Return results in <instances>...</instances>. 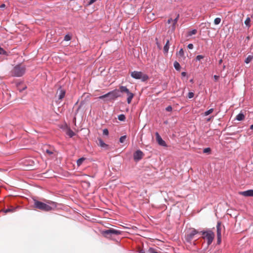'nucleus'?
<instances>
[{
  "label": "nucleus",
  "instance_id": "nucleus-5",
  "mask_svg": "<svg viewBox=\"0 0 253 253\" xmlns=\"http://www.w3.org/2000/svg\"><path fill=\"white\" fill-rule=\"evenodd\" d=\"M202 238L207 241L208 246L211 245L214 238V234L211 230L201 232Z\"/></svg>",
  "mask_w": 253,
  "mask_h": 253
},
{
  "label": "nucleus",
  "instance_id": "nucleus-12",
  "mask_svg": "<svg viewBox=\"0 0 253 253\" xmlns=\"http://www.w3.org/2000/svg\"><path fill=\"white\" fill-rule=\"evenodd\" d=\"M240 195L245 197H253V190H248L245 191L240 192Z\"/></svg>",
  "mask_w": 253,
  "mask_h": 253
},
{
  "label": "nucleus",
  "instance_id": "nucleus-37",
  "mask_svg": "<svg viewBox=\"0 0 253 253\" xmlns=\"http://www.w3.org/2000/svg\"><path fill=\"white\" fill-rule=\"evenodd\" d=\"M156 44H157V45L158 46V47L160 49H161V44L158 42V39L156 38Z\"/></svg>",
  "mask_w": 253,
  "mask_h": 253
},
{
  "label": "nucleus",
  "instance_id": "nucleus-21",
  "mask_svg": "<svg viewBox=\"0 0 253 253\" xmlns=\"http://www.w3.org/2000/svg\"><path fill=\"white\" fill-rule=\"evenodd\" d=\"M98 145L100 146L101 147H104L107 146V145L103 142V141L101 139H98Z\"/></svg>",
  "mask_w": 253,
  "mask_h": 253
},
{
  "label": "nucleus",
  "instance_id": "nucleus-44",
  "mask_svg": "<svg viewBox=\"0 0 253 253\" xmlns=\"http://www.w3.org/2000/svg\"><path fill=\"white\" fill-rule=\"evenodd\" d=\"M171 22H172V19L171 18H170L168 20V23L170 24Z\"/></svg>",
  "mask_w": 253,
  "mask_h": 253
},
{
  "label": "nucleus",
  "instance_id": "nucleus-32",
  "mask_svg": "<svg viewBox=\"0 0 253 253\" xmlns=\"http://www.w3.org/2000/svg\"><path fill=\"white\" fill-rule=\"evenodd\" d=\"M13 211H14V209H12V208H8L5 210H3V211L5 213H7L9 212H13Z\"/></svg>",
  "mask_w": 253,
  "mask_h": 253
},
{
  "label": "nucleus",
  "instance_id": "nucleus-17",
  "mask_svg": "<svg viewBox=\"0 0 253 253\" xmlns=\"http://www.w3.org/2000/svg\"><path fill=\"white\" fill-rule=\"evenodd\" d=\"M66 133L67 135L69 136L70 137H73L75 135V132L72 130L70 128H68L66 131Z\"/></svg>",
  "mask_w": 253,
  "mask_h": 253
},
{
  "label": "nucleus",
  "instance_id": "nucleus-36",
  "mask_svg": "<svg viewBox=\"0 0 253 253\" xmlns=\"http://www.w3.org/2000/svg\"><path fill=\"white\" fill-rule=\"evenodd\" d=\"M194 93L192 92H190L188 93V97L189 98H192L194 97Z\"/></svg>",
  "mask_w": 253,
  "mask_h": 253
},
{
  "label": "nucleus",
  "instance_id": "nucleus-45",
  "mask_svg": "<svg viewBox=\"0 0 253 253\" xmlns=\"http://www.w3.org/2000/svg\"><path fill=\"white\" fill-rule=\"evenodd\" d=\"M5 7V5L4 4H2L0 6V8H4Z\"/></svg>",
  "mask_w": 253,
  "mask_h": 253
},
{
  "label": "nucleus",
  "instance_id": "nucleus-20",
  "mask_svg": "<svg viewBox=\"0 0 253 253\" xmlns=\"http://www.w3.org/2000/svg\"><path fill=\"white\" fill-rule=\"evenodd\" d=\"M30 162L31 163V164H30L29 165V164H26V162H24V163L25 165V169L29 170V169H31L32 168V166H33L32 164L34 163V162L33 161H30Z\"/></svg>",
  "mask_w": 253,
  "mask_h": 253
},
{
  "label": "nucleus",
  "instance_id": "nucleus-46",
  "mask_svg": "<svg viewBox=\"0 0 253 253\" xmlns=\"http://www.w3.org/2000/svg\"><path fill=\"white\" fill-rule=\"evenodd\" d=\"M222 62V59H220L219 61V64H221V63Z\"/></svg>",
  "mask_w": 253,
  "mask_h": 253
},
{
  "label": "nucleus",
  "instance_id": "nucleus-6",
  "mask_svg": "<svg viewBox=\"0 0 253 253\" xmlns=\"http://www.w3.org/2000/svg\"><path fill=\"white\" fill-rule=\"evenodd\" d=\"M131 77L135 79L141 80L142 81H146L148 80L147 75L144 74L142 72L134 71L130 73Z\"/></svg>",
  "mask_w": 253,
  "mask_h": 253
},
{
  "label": "nucleus",
  "instance_id": "nucleus-41",
  "mask_svg": "<svg viewBox=\"0 0 253 253\" xmlns=\"http://www.w3.org/2000/svg\"><path fill=\"white\" fill-rule=\"evenodd\" d=\"M189 49H192L193 48V45L192 43H190L187 46Z\"/></svg>",
  "mask_w": 253,
  "mask_h": 253
},
{
  "label": "nucleus",
  "instance_id": "nucleus-2",
  "mask_svg": "<svg viewBox=\"0 0 253 253\" xmlns=\"http://www.w3.org/2000/svg\"><path fill=\"white\" fill-rule=\"evenodd\" d=\"M25 66L22 64H19L14 66L10 73L12 76L19 77L22 76L25 74Z\"/></svg>",
  "mask_w": 253,
  "mask_h": 253
},
{
  "label": "nucleus",
  "instance_id": "nucleus-14",
  "mask_svg": "<svg viewBox=\"0 0 253 253\" xmlns=\"http://www.w3.org/2000/svg\"><path fill=\"white\" fill-rule=\"evenodd\" d=\"M176 55L179 59L184 60L185 56H184V51L182 48L180 49V50L176 53Z\"/></svg>",
  "mask_w": 253,
  "mask_h": 253
},
{
  "label": "nucleus",
  "instance_id": "nucleus-40",
  "mask_svg": "<svg viewBox=\"0 0 253 253\" xmlns=\"http://www.w3.org/2000/svg\"><path fill=\"white\" fill-rule=\"evenodd\" d=\"M97 0H90V1L88 3V5H91L95 2Z\"/></svg>",
  "mask_w": 253,
  "mask_h": 253
},
{
  "label": "nucleus",
  "instance_id": "nucleus-22",
  "mask_svg": "<svg viewBox=\"0 0 253 253\" xmlns=\"http://www.w3.org/2000/svg\"><path fill=\"white\" fill-rule=\"evenodd\" d=\"M173 66L176 70H178V71L180 70L181 67L178 62L175 61L174 62Z\"/></svg>",
  "mask_w": 253,
  "mask_h": 253
},
{
  "label": "nucleus",
  "instance_id": "nucleus-47",
  "mask_svg": "<svg viewBox=\"0 0 253 253\" xmlns=\"http://www.w3.org/2000/svg\"><path fill=\"white\" fill-rule=\"evenodd\" d=\"M250 128H251V129H253V124L252 125H251V126H250Z\"/></svg>",
  "mask_w": 253,
  "mask_h": 253
},
{
  "label": "nucleus",
  "instance_id": "nucleus-1",
  "mask_svg": "<svg viewBox=\"0 0 253 253\" xmlns=\"http://www.w3.org/2000/svg\"><path fill=\"white\" fill-rule=\"evenodd\" d=\"M34 207L43 211H50L55 210L57 207L56 202L44 200L45 202H42L38 200H34Z\"/></svg>",
  "mask_w": 253,
  "mask_h": 253
},
{
  "label": "nucleus",
  "instance_id": "nucleus-18",
  "mask_svg": "<svg viewBox=\"0 0 253 253\" xmlns=\"http://www.w3.org/2000/svg\"><path fill=\"white\" fill-rule=\"evenodd\" d=\"M244 118H245V116L242 113H239L238 115H237L236 118V120H237L238 121H239L243 120L244 119Z\"/></svg>",
  "mask_w": 253,
  "mask_h": 253
},
{
  "label": "nucleus",
  "instance_id": "nucleus-11",
  "mask_svg": "<svg viewBox=\"0 0 253 253\" xmlns=\"http://www.w3.org/2000/svg\"><path fill=\"white\" fill-rule=\"evenodd\" d=\"M156 140L158 143L162 146L167 147V145L165 141L163 140L161 136L159 135L158 132L156 133Z\"/></svg>",
  "mask_w": 253,
  "mask_h": 253
},
{
  "label": "nucleus",
  "instance_id": "nucleus-9",
  "mask_svg": "<svg viewBox=\"0 0 253 253\" xmlns=\"http://www.w3.org/2000/svg\"><path fill=\"white\" fill-rule=\"evenodd\" d=\"M217 244H219L221 241V226L220 222H218L216 225Z\"/></svg>",
  "mask_w": 253,
  "mask_h": 253
},
{
  "label": "nucleus",
  "instance_id": "nucleus-35",
  "mask_svg": "<svg viewBox=\"0 0 253 253\" xmlns=\"http://www.w3.org/2000/svg\"><path fill=\"white\" fill-rule=\"evenodd\" d=\"M103 134L105 135H108L109 134V131L107 128H105L103 130Z\"/></svg>",
  "mask_w": 253,
  "mask_h": 253
},
{
  "label": "nucleus",
  "instance_id": "nucleus-43",
  "mask_svg": "<svg viewBox=\"0 0 253 253\" xmlns=\"http://www.w3.org/2000/svg\"><path fill=\"white\" fill-rule=\"evenodd\" d=\"M4 52V50L3 48L0 47V54H3Z\"/></svg>",
  "mask_w": 253,
  "mask_h": 253
},
{
  "label": "nucleus",
  "instance_id": "nucleus-28",
  "mask_svg": "<svg viewBox=\"0 0 253 253\" xmlns=\"http://www.w3.org/2000/svg\"><path fill=\"white\" fill-rule=\"evenodd\" d=\"M148 253H159L156 251V250L153 248H150L148 251Z\"/></svg>",
  "mask_w": 253,
  "mask_h": 253
},
{
  "label": "nucleus",
  "instance_id": "nucleus-13",
  "mask_svg": "<svg viewBox=\"0 0 253 253\" xmlns=\"http://www.w3.org/2000/svg\"><path fill=\"white\" fill-rule=\"evenodd\" d=\"M57 94H58V99L59 100H62L65 96V90L60 88V89L57 91Z\"/></svg>",
  "mask_w": 253,
  "mask_h": 253
},
{
  "label": "nucleus",
  "instance_id": "nucleus-42",
  "mask_svg": "<svg viewBox=\"0 0 253 253\" xmlns=\"http://www.w3.org/2000/svg\"><path fill=\"white\" fill-rule=\"evenodd\" d=\"M213 78H214L215 81H217L219 79V76H218L217 75H214L213 76Z\"/></svg>",
  "mask_w": 253,
  "mask_h": 253
},
{
  "label": "nucleus",
  "instance_id": "nucleus-26",
  "mask_svg": "<svg viewBox=\"0 0 253 253\" xmlns=\"http://www.w3.org/2000/svg\"><path fill=\"white\" fill-rule=\"evenodd\" d=\"M118 119L121 121H124L126 120V117L124 114H121L118 116Z\"/></svg>",
  "mask_w": 253,
  "mask_h": 253
},
{
  "label": "nucleus",
  "instance_id": "nucleus-30",
  "mask_svg": "<svg viewBox=\"0 0 253 253\" xmlns=\"http://www.w3.org/2000/svg\"><path fill=\"white\" fill-rule=\"evenodd\" d=\"M126 135H124V136H121L120 138V142L122 143H124L125 142V141L126 140Z\"/></svg>",
  "mask_w": 253,
  "mask_h": 253
},
{
  "label": "nucleus",
  "instance_id": "nucleus-15",
  "mask_svg": "<svg viewBox=\"0 0 253 253\" xmlns=\"http://www.w3.org/2000/svg\"><path fill=\"white\" fill-rule=\"evenodd\" d=\"M179 14H178L175 19H172V30L174 31L175 29L176 24L179 18Z\"/></svg>",
  "mask_w": 253,
  "mask_h": 253
},
{
  "label": "nucleus",
  "instance_id": "nucleus-3",
  "mask_svg": "<svg viewBox=\"0 0 253 253\" xmlns=\"http://www.w3.org/2000/svg\"><path fill=\"white\" fill-rule=\"evenodd\" d=\"M120 96L119 90L116 89L99 96L98 98L100 99H106V101H111L115 100Z\"/></svg>",
  "mask_w": 253,
  "mask_h": 253
},
{
  "label": "nucleus",
  "instance_id": "nucleus-49",
  "mask_svg": "<svg viewBox=\"0 0 253 253\" xmlns=\"http://www.w3.org/2000/svg\"><path fill=\"white\" fill-rule=\"evenodd\" d=\"M182 75L183 76H185V72H182Z\"/></svg>",
  "mask_w": 253,
  "mask_h": 253
},
{
  "label": "nucleus",
  "instance_id": "nucleus-19",
  "mask_svg": "<svg viewBox=\"0 0 253 253\" xmlns=\"http://www.w3.org/2000/svg\"><path fill=\"white\" fill-rule=\"evenodd\" d=\"M253 59V55H249L245 59V62L247 64L249 63Z\"/></svg>",
  "mask_w": 253,
  "mask_h": 253
},
{
  "label": "nucleus",
  "instance_id": "nucleus-29",
  "mask_svg": "<svg viewBox=\"0 0 253 253\" xmlns=\"http://www.w3.org/2000/svg\"><path fill=\"white\" fill-rule=\"evenodd\" d=\"M221 22V19L220 18H216L214 20V23L215 25L219 24Z\"/></svg>",
  "mask_w": 253,
  "mask_h": 253
},
{
  "label": "nucleus",
  "instance_id": "nucleus-8",
  "mask_svg": "<svg viewBox=\"0 0 253 253\" xmlns=\"http://www.w3.org/2000/svg\"><path fill=\"white\" fill-rule=\"evenodd\" d=\"M198 231L195 229H192L186 235V239L187 241L190 242L193 239L195 238V236L198 233Z\"/></svg>",
  "mask_w": 253,
  "mask_h": 253
},
{
  "label": "nucleus",
  "instance_id": "nucleus-39",
  "mask_svg": "<svg viewBox=\"0 0 253 253\" xmlns=\"http://www.w3.org/2000/svg\"><path fill=\"white\" fill-rule=\"evenodd\" d=\"M166 110L167 111L170 112L172 110V107L170 106H169L166 108Z\"/></svg>",
  "mask_w": 253,
  "mask_h": 253
},
{
  "label": "nucleus",
  "instance_id": "nucleus-50",
  "mask_svg": "<svg viewBox=\"0 0 253 253\" xmlns=\"http://www.w3.org/2000/svg\"><path fill=\"white\" fill-rule=\"evenodd\" d=\"M211 120V118H209L207 120V121H210Z\"/></svg>",
  "mask_w": 253,
  "mask_h": 253
},
{
  "label": "nucleus",
  "instance_id": "nucleus-31",
  "mask_svg": "<svg viewBox=\"0 0 253 253\" xmlns=\"http://www.w3.org/2000/svg\"><path fill=\"white\" fill-rule=\"evenodd\" d=\"M71 40V36L69 35H66L64 37V40L66 41H69Z\"/></svg>",
  "mask_w": 253,
  "mask_h": 253
},
{
  "label": "nucleus",
  "instance_id": "nucleus-23",
  "mask_svg": "<svg viewBox=\"0 0 253 253\" xmlns=\"http://www.w3.org/2000/svg\"><path fill=\"white\" fill-rule=\"evenodd\" d=\"M84 160H85V158H81L78 159L77 162V164L78 166H80L82 164L83 162L84 161Z\"/></svg>",
  "mask_w": 253,
  "mask_h": 253
},
{
  "label": "nucleus",
  "instance_id": "nucleus-27",
  "mask_svg": "<svg viewBox=\"0 0 253 253\" xmlns=\"http://www.w3.org/2000/svg\"><path fill=\"white\" fill-rule=\"evenodd\" d=\"M250 22H251L250 18L249 17H248L245 21V24H246V25L247 27H250Z\"/></svg>",
  "mask_w": 253,
  "mask_h": 253
},
{
  "label": "nucleus",
  "instance_id": "nucleus-38",
  "mask_svg": "<svg viewBox=\"0 0 253 253\" xmlns=\"http://www.w3.org/2000/svg\"><path fill=\"white\" fill-rule=\"evenodd\" d=\"M204 58L203 56L199 55L196 57V59L198 60H200L201 59Z\"/></svg>",
  "mask_w": 253,
  "mask_h": 253
},
{
  "label": "nucleus",
  "instance_id": "nucleus-16",
  "mask_svg": "<svg viewBox=\"0 0 253 253\" xmlns=\"http://www.w3.org/2000/svg\"><path fill=\"white\" fill-rule=\"evenodd\" d=\"M169 47V40H168L164 47V51L165 53H167L168 52Z\"/></svg>",
  "mask_w": 253,
  "mask_h": 253
},
{
  "label": "nucleus",
  "instance_id": "nucleus-10",
  "mask_svg": "<svg viewBox=\"0 0 253 253\" xmlns=\"http://www.w3.org/2000/svg\"><path fill=\"white\" fill-rule=\"evenodd\" d=\"M144 154L141 150H137L133 154V158L135 161L140 160L143 157Z\"/></svg>",
  "mask_w": 253,
  "mask_h": 253
},
{
  "label": "nucleus",
  "instance_id": "nucleus-7",
  "mask_svg": "<svg viewBox=\"0 0 253 253\" xmlns=\"http://www.w3.org/2000/svg\"><path fill=\"white\" fill-rule=\"evenodd\" d=\"M119 92L125 93L128 96L127 98V102L128 104H130L131 102L132 98H133L134 94L132 92H130L129 89L125 86H120L119 87Z\"/></svg>",
  "mask_w": 253,
  "mask_h": 253
},
{
  "label": "nucleus",
  "instance_id": "nucleus-24",
  "mask_svg": "<svg viewBox=\"0 0 253 253\" xmlns=\"http://www.w3.org/2000/svg\"><path fill=\"white\" fill-rule=\"evenodd\" d=\"M197 32V31L196 29H194L191 31L188 32V36H191L193 35H195Z\"/></svg>",
  "mask_w": 253,
  "mask_h": 253
},
{
  "label": "nucleus",
  "instance_id": "nucleus-34",
  "mask_svg": "<svg viewBox=\"0 0 253 253\" xmlns=\"http://www.w3.org/2000/svg\"><path fill=\"white\" fill-rule=\"evenodd\" d=\"M45 152H46V154H47L49 156H50L51 155H52L53 154L52 151L49 149H46L45 150Z\"/></svg>",
  "mask_w": 253,
  "mask_h": 253
},
{
  "label": "nucleus",
  "instance_id": "nucleus-25",
  "mask_svg": "<svg viewBox=\"0 0 253 253\" xmlns=\"http://www.w3.org/2000/svg\"><path fill=\"white\" fill-rule=\"evenodd\" d=\"M213 111V109L211 108V109H210V110L206 111L204 114V115L205 116H208L210 114H211V113H212Z\"/></svg>",
  "mask_w": 253,
  "mask_h": 253
},
{
  "label": "nucleus",
  "instance_id": "nucleus-33",
  "mask_svg": "<svg viewBox=\"0 0 253 253\" xmlns=\"http://www.w3.org/2000/svg\"><path fill=\"white\" fill-rule=\"evenodd\" d=\"M211 150L210 148H205L203 150V152L204 153H210Z\"/></svg>",
  "mask_w": 253,
  "mask_h": 253
},
{
  "label": "nucleus",
  "instance_id": "nucleus-48",
  "mask_svg": "<svg viewBox=\"0 0 253 253\" xmlns=\"http://www.w3.org/2000/svg\"><path fill=\"white\" fill-rule=\"evenodd\" d=\"M139 253H145V252L141 250L140 251Z\"/></svg>",
  "mask_w": 253,
  "mask_h": 253
},
{
  "label": "nucleus",
  "instance_id": "nucleus-4",
  "mask_svg": "<svg viewBox=\"0 0 253 253\" xmlns=\"http://www.w3.org/2000/svg\"><path fill=\"white\" fill-rule=\"evenodd\" d=\"M121 231L113 228H110L107 230L101 231L102 234L106 238L111 239L113 235H119L121 234Z\"/></svg>",
  "mask_w": 253,
  "mask_h": 253
}]
</instances>
